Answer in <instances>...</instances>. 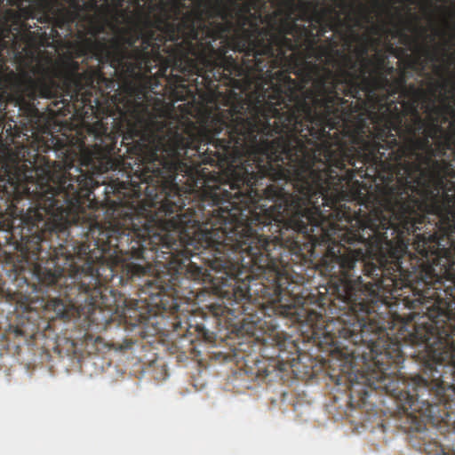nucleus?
<instances>
[{"label": "nucleus", "instance_id": "nucleus-19", "mask_svg": "<svg viewBox=\"0 0 455 455\" xmlns=\"http://www.w3.org/2000/svg\"><path fill=\"white\" fill-rule=\"evenodd\" d=\"M439 86L443 89L445 87V84H440Z\"/></svg>", "mask_w": 455, "mask_h": 455}, {"label": "nucleus", "instance_id": "nucleus-23", "mask_svg": "<svg viewBox=\"0 0 455 455\" xmlns=\"http://www.w3.org/2000/svg\"><path fill=\"white\" fill-rule=\"evenodd\" d=\"M396 3H402L403 0H395Z\"/></svg>", "mask_w": 455, "mask_h": 455}, {"label": "nucleus", "instance_id": "nucleus-10", "mask_svg": "<svg viewBox=\"0 0 455 455\" xmlns=\"http://www.w3.org/2000/svg\"><path fill=\"white\" fill-rule=\"evenodd\" d=\"M374 52L375 53L369 60H366V76H371L372 74H377L378 71L383 70L389 62L386 52L378 50V48Z\"/></svg>", "mask_w": 455, "mask_h": 455}, {"label": "nucleus", "instance_id": "nucleus-8", "mask_svg": "<svg viewBox=\"0 0 455 455\" xmlns=\"http://www.w3.org/2000/svg\"><path fill=\"white\" fill-rule=\"evenodd\" d=\"M403 78L404 81L403 86L398 90L391 89L384 99L378 100L377 108L370 113L368 124L371 127L372 133L382 128V118L387 113L386 108L393 112V110L395 111L393 106L395 105L396 108L403 114V119L407 115L411 116L419 112V100L423 97L424 92L415 84H407V74H404Z\"/></svg>", "mask_w": 455, "mask_h": 455}, {"label": "nucleus", "instance_id": "nucleus-15", "mask_svg": "<svg viewBox=\"0 0 455 455\" xmlns=\"http://www.w3.org/2000/svg\"><path fill=\"white\" fill-rule=\"evenodd\" d=\"M108 270H109V278L111 279L113 276H114V270L112 268V267H108Z\"/></svg>", "mask_w": 455, "mask_h": 455}, {"label": "nucleus", "instance_id": "nucleus-9", "mask_svg": "<svg viewBox=\"0 0 455 455\" xmlns=\"http://www.w3.org/2000/svg\"><path fill=\"white\" fill-rule=\"evenodd\" d=\"M410 19L403 20L402 17L401 9H396V14L399 16L400 22L395 24V29H389L384 25H372L370 27V33L374 36H379L382 33L390 34L393 38L399 37L401 43L410 48L414 47L415 51L418 52L421 56L431 57L434 55L433 51L427 44H420L417 38H413L404 32L402 26H404L408 31H419L421 35L426 34L427 28L420 27L417 24L418 17L415 14L411 13V9H407Z\"/></svg>", "mask_w": 455, "mask_h": 455}, {"label": "nucleus", "instance_id": "nucleus-16", "mask_svg": "<svg viewBox=\"0 0 455 455\" xmlns=\"http://www.w3.org/2000/svg\"><path fill=\"white\" fill-rule=\"evenodd\" d=\"M52 179L49 180L46 183H56L55 181H57V179H55V176L53 177H51Z\"/></svg>", "mask_w": 455, "mask_h": 455}, {"label": "nucleus", "instance_id": "nucleus-6", "mask_svg": "<svg viewBox=\"0 0 455 455\" xmlns=\"http://www.w3.org/2000/svg\"><path fill=\"white\" fill-rule=\"evenodd\" d=\"M395 72V68L388 62L377 74L363 76L360 80L357 97L354 98L356 100H347L344 108H339V111L324 125V131L330 132L331 138L306 140L307 152L314 151L316 158L314 168L330 167V163L339 155L335 149L336 143L348 148L362 137L371 134V127L368 124L370 113L377 108L378 100L384 99L391 89L398 90L404 83L403 76L407 74L406 68H401L394 76Z\"/></svg>", "mask_w": 455, "mask_h": 455}, {"label": "nucleus", "instance_id": "nucleus-26", "mask_svg": "<svg viewBox=\"0 0 455 455\" xmlns=\"http://www.w3.org/2000/svg\"><path fill=\"white\" fill-rule=\"evenodd\" d=\"M453 37H455V30L453 31V34H452Z\"/></svg>", "mask_w": 455, "mask_h": 455}, {"label": "nucleus", "instance_id": "nucleus-4", "mask_svg": "<svg viewBox=\"0 0 455 455\" xmlns=\"http://www.w3.org/2000/svg\"><path fill=\"white\" fill-rule=\"evenodd\" d=\"M210 12L219 15L220 41L225 59L232 50L243 53L241 75H223L222 84L228 87L221 101L228 108H205L199 111L204 123L222 129L221 140L212 144L216 164L237 163L246 153L247 144L259 129L260 118L252 117V108L259 105L261 93L275 91L274 81L279 71H287L291 53L307 33L304 25L292 19L293 0H269L274 11L266 13V0H210Z\"/></svg>", "mask_w": 455, "mask_h": 455}, {"label": "nucleus", "instance_id": "nucleus-18", "mask_svg": "<svg viewBox=\"0 0 455 455\" xmlns=\"http://www.w3.org/2000/svg\"><path fill=\"white\" fill-rule=\"evenodd\" d=\"M395 50V48L393 47V45L390 44L388 45V51H389V52H393Z\"/></svg>", "mask_w": 455, "mask_h": 455}, {"label": "nucleus", "instance_id": "nucleus-21", "mask_svg": "<svg viewBox=\"0 0 455 455\" xmlns=\"http://www.w3.org/2000/svg\"><path fill=\"white\" fill-rule=\"evenodd\" d=\"M451 60H452V61H453V62H454V64H455V55H452V56H451Z\"/></svg>", "mask_w": 455, "mask_h": 455}, {"label": "nucleus", "instance_id": "nucleus-13", "mask_svg": "<svg viewBox=\"0 0 455 455\" xmlns=\"http://www.w3.org/2000/svg\"><path fill=\"white\" fill-rule=\"evenodd\" d=\"M148 317L144 315V313H140L139 315V323H143Z\"/></svg>", "mask_w": 455, "mask_h": 455}, {"label": "nucleus", "instance_id": "nucleus-11", "mask_svg": "<svg viewBox=\"0 0 455 455\" xmlns=\"http://www.w3.org/2000/svg\"><path fill=\"white\" fill-rule=\"evenodd\" d=\"M0 64L4 65L3 74L5 75V74H9L11 72L15 73L13 70L10 69V68L6 65L5 60L1 52H0Z\"/></svg>", "mask_w": 455, "mask_h": 455}, {"label": "nucleus", "instance_id": "nucleus-17", "mask_svg": "<svg viewBox=\"0 0 455 455\" xmlns=\"http://www.w3.org/2000/svg\"><path fill=\"white\" fill-rule=\"evenodd\" d=\"M22 26L25 28V29L28 30L29 28H31V26L30 25H28L27 23H23Z\"/></svg>", "mask_w": 455, "mask_h": 455}, {"label": "nucleus", "instance_id": "nucleus-24", "mask_svg": "<svg viewBox=\"0 0 455 455\" xmlns=\"http://www.w3.org/2000/svg\"><path fill=\"white\" fill-rule=\"evenodd\" d=\"M336 343H339V346L341 347V342L339 340H336Z\"/></svg>", "mask_w": 455, "mask_h": 455}, {"label": "nucleus", "instance_id": "nucleus-7", "mask_svg": "<svg viewBox=\"0 0 455 455\" xmlns=\"http://www.w3.org/2000/svg\"><path fill=\"white\" fill-rule=\"evenodd\" d=\"M292 19L296 23L306 21L304 25L314 34L324 36L328 30L338 29L344 26V10L348 7L345 0L328 4L327 0H293Z\"/></svg>", "mask_w": 455, "mask_h": 455}, {"label": "nucleus", "instance_id": "nucleus-25", "mask_svg": "<svg viewBox=\"0 0 455 455\" xmlns=\"http://www.w3.org/2000/svg\"><path fill=\"white\" fill-rule=\"evenodd\" d=\"M410 3H411V4H414V3H415V1H414V0H411V1H410Z\"/></svg>", "mask_w": 455, "mask_h": 455}, {"label": "nucleus", "instance_id": "nucleus-14", "mask_svg": "<svg viewBox=\"0 0 455 455\" xmlns=\"http://www.w3.org/2000/svg\"><path fill=\"white\" fill-rule=\"evenodd\" d=\"M173 325H174V330L177 331L179 328L181 327V322L179 321V322L173 323Z\"/></svg>", "mask_w": 455, "mask_h": 455}, {"label": "nucleus", "instance_id": "nucleus-12", "mask_svg": "<svg viewBox=\"0 0 455 455\" xmlns=\"http://www.w3.org/2000/svg\"><path fill=\"white\" fill-rule=\"evenodd\" d=\"M450 114H452L453 120L451 122H448L449 123V128H451L452 126L455 128V109L451 106H450V108L448 110V116Z\"/></svg>", "mask_w": 455, "mask_h": 455}, {"label": "nucleus", "instance_id": "nucleus-20", "mask_svg": "<svg viewBox=\"0 0 455 455\" xmlns=\"http://www.w3.org/2000/svg\"><path fill=\"white\" fill-rule=\"evenodd\" d=\"M397 51H399V52H403V53H404V52H405V50H403V49H397Z\"/></svg>", "mask_w": 455, "mask_h": 455}, {"label": "nucleus", "instance_id": "nucleus-2", "mask_svg": "<svg viewBox=\"0 0 455 455\" xmlns=\"http://www.w3.org/2000/svg\"><path fill=\"white\" fill-rule=\"evenodd\" d=\"M148 2V12H132L140 43L132 58L154 118L141 132V164L132 174H193L216 165L212 144L222 135L199 108H220L218 84L243 69L223 57L220 16L210 12V0Z\"/></svg>", "mask_w": 455, "mask_h": 455}, {"label": "nucleus", "instance_id": "nucleus-1", "mask_svg": "<svg viewBox=\"0 0 455 455\" xmlns=\"http://www.w3.org/2000/svg\"><path fill=\"white\" fill-rule=\"evenodd\" d=\"M382 128L339 152L330 167H310L305 178L328 204L356 201L362 217L408 249L411 235L420 259L440 267L455 298V128L445 129L450 105H425L410 120L393 106Z\"/></svg>", "mask_w": 455, "mask_h": 455}, {"label": "nucleus", "instance_id": "nucleus-5", "mask_svg": "<svg viewBox=\"0 0 455 455\" xmlns=\"http://www.w3.org/2000/svg\"><path fill=\"white\" fill-rule=\"evenodd\" d=\"M0 64V127L7 103L20 98L22 92L33 94L36 81L28 75L3 74ZM37 150L21 147L0 150V224H47V220L31 216L37 206V189L51 180L63 177L62 171L51 165ZM59 182L58 180L56 181Z\"/></svg>", "mask_w": 455, "mask_h": 455}, {"label": "nucleus", "instance_id": "nucleus-22", "mask_svg": "<svg viewBox=\"0 0 455 455\" xmlns=\"http://www.w3.org/2000/svg\"><path fill=\"white\" fill-rule=\"evenodd\" d=\"M412 64H413V63H412L411 61H410V62L408 63V66H409V67H411V66H412Z\"/></svg>", "mask_w": 455, "mask_h": 455}, {"label": "nucleus", "instance_id": "nucleus-3", "mask_svg": "<svg viewBox=\"0 0 455 455\" xmlns=\"http://www.w3.org/2000/svg\"><path fill=\"white\" fill-rule=\"evenodd\" d=\"M344 26L331 29L339 34L347 47L352 42L358 45L351 52L337 49L332 38L319 44L322 36L307 29L287 71H279L274 81L275 91L263 92L259 105L251 107L252 116L260 118L254 130L246 153L241 161L264 164L269 170H282V175H304L314 166V151L307 152L306 140L330 139L324 125L330 122L347 100L357 97L360 80L366 74L369 51L378 48L380 39L369 35L359 36L355 28L371 22L366 8L355 10L352 4L345 9ZM244 108L250 109V104Z\"/></svg>", "mask_w": 455, "mask_h": 455}]
</instances>
